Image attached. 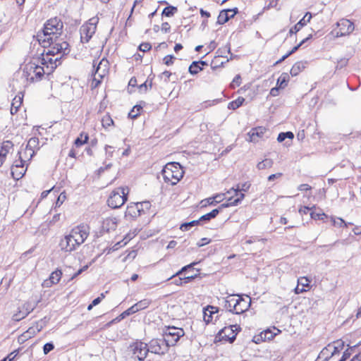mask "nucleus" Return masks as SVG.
I'll list each match as a JSON object with an SVG mask.
<instances>
[{
    "label": "nucleus",
    "instance_id": "obj_61",
    "mask_svg": "<svg viewBox=\"0 0 361 361\" xmlns=\"http://www.w3.org/2000/svg\"><path fill=\"white\" fill-rule=\"evenodd\" d=\"M313 208H315V205H314L312 207L304 206L299 209V212L301 214H306L309 211L312 210Z\"/></svg>",
    "mask_w": 361,
    "mask_h": 361
},
{
    "label": "nucleus",
    "instance_id": "obj_24",
    "mask_svg": "<svg viewBox=\"0 0 361 361\" xmlns=\"http://www.w3.org/2000/svg\"><path fill=\"white\" fill-rule=\"evenodd\" d=\"M233 296L235 295H231L226 297L224 300V307L230 312L235 314V298H234Z\"/></svg>",
    "mask_w": 361,
    "mask_h": 361
},
{
    "label": "nucleus",
    "instance_id": "obj_30",
    "mask_svg": "<svg viewBox=\"0 0 361 361\" xmlns=\"http://www.w3.org/2000/svg\"><path fill=\"white\" fill-rule=\"evenodd\" d=\"M305 68V63L302 61L296 62L290 69V75L292 76L298 75Z\"/></svg>",
    "mask_w": 361,
    "mask_h": 361
},
{
    "label": "nucleus",
    "instance_id": "obj_43",
    "mask_svg": "<svg viewBox=\"0 0 361 361\" xmlns=\"http://www.w3.org/2000/svg\"><path fill=\"white\" fill-rule=\"evenodd\" d=\"M199 222V220H194L190 222L184 223L181 224L180 228L182 231H189L192 226L197 225Z\"/></svg>",
    "mask_w": 361,
    "mask_h": 361
},
{
    "label": "nucleus",
    "instance_id": "obj_54",
    "mask_svg": "<svg viewBox=\"0 0 361 361\" xmlns=\"http://www.w3.org/2000/svg\"><path fill=\"white\" fill-rule=\"evenodd\" d=\"M152 48V46L148 42H145V43H142L140 46H139V49L141 51H143V52H145V51H147L149 50H150Z\"/></svg>",
    "mask_w": 361,
    "mask_h": 361
},
{
    "label": "nucleus",
    "instance_id": "obj_13",
    "mask_svg": "<svg viewBox=\"0 0 361 361\" xmlns=\"http://www.w3.org/2000/svg\"><path fill=\"white\" fill-rule=\"evenodd\" d=\"M35 308V306L30 302L24 303L21 307H18V312L13 315V320L16 322L22 320L23 319L25 318L30 312H32Z\"/></svg>",
    "mask_w": 361,
    "mask_h": 361
},
{
    "label": "nucleus",
    "instance_id": "obj_62",
    "mask_svg": "<svg viewBox=\"0 0 361 361\" xmlns=\"http://www.w3.org/2000/svg\"><path fill=\"white\" fill-rule=\"evenodd\" d=\"M170 30H171V26L167 22L162 23V25H161V31L162 32H164V33H167L170 31Z\"/></svg>",
    "mask_w": 361,
    "mask_h": 361
},
{
    "label": "nucleus",
    "instance_id": "obj_10",
    "mask_svg": "<svg viewBox=\"0 0 361 361\" xmlns=\"http://www.w3.org/2000/svg\"><path fill=\"white\" fill-rule=\"evenodd\" d=\"M149 353L164 355L168 350L169 345L164 340V338H156L151 340L149 343H147Z\"/></svg>",
    "mask_w": 361,
    "mask_h": 361
},
{
    "label": "nucleus",
    "instance_id": "obj_18",
    "mask_svg": "<svg viewBox=\"0 0 361 361\" xmlns=\"http://www.w3.org/2000/svg\"><path fill=\"white\" fill-rule=\"evenodd\" d=\"M142 214L139 202L130 203L128 205L126 211V216L136 218Z\"/></svg>",
    "mask_w": 361,
    "mask_h": 361
},
{
    "label": "nucleus",
    "instance_id": "obj_16",
    "mask_svg": "<svg viewBox=\"0 0 361 361\" xmlns=\"http://www.w3.org/2000/svg\"><path fill=\"white\" fill-rule=\"evenodd\" d=\"M39 149V139L35 137H31L27 142L24 154H25V157L29 156L30 158H32L35 152Z\"/></svg>",
    "mask_w": 361,
    "mask_h": 361
},
{
    "label": "nucleus",
    "instance_id": "obj_36",
    "mask_svg": "<svg viewBox=\"0 0 361 361\" xmlns=\"http://www.w3.org/2000/svg\"><path fill=\"white\" fill-rule=\"evenodd\" d=\"M202 70L203 67L200 66L197 61H192L188 68V71L191 75H196Z\"/></svg>",
    "mask_w": 361,
    "mask_h": 361
},
{
    "label": "nucleus",
    "instance_id": "obj_11",
    "mask_svg": "<svg viewBox=\"0 0 361 361\" xmlns=\"http://www.w3.org/2000/svg\"><path fill=\"white\" fill-rule=\"evenodd\" d=\"M337 27L339 28V31L336 32V37H341L348 35L355 29L354 24L353 22L348 19L343 18L336 23Z\"/></svg>",
    "mask_w": 361,
    "mask_h": 361
},
{
    "label": "nucleus",
    "instance_id": "obj_27",
    "mask_svg": "<svg viewBox=\"0 0 361 361\" xmlns=\"http://www.w3.org/2000/svg\"><path fill=\"white\" fill-rule=\"evenodd\" d=\"M13 144L10 140L3 142L0 149V153L2 157L6 159V155L13 149Z\"/></svg>",
    "mask_w": 361,
    "mask_h": 361
},
{
    "label": "nucleus",
    "instance_id": "obj_28",
    "mask_svg": "<svg viewBox=\"0 0 361 361\" xmlns=\"http://www.w3.org/2000/svg\"><path fill=\"white\" fill-rule=\"evenodd\" d=\"M13 144L10 140L3 142L0 149V153L2 157L6 159V155L13 149Z\"/></svg>",
    "mask_w": 361,
    "mask_h": 361
},
{
    "label": "nucleus",
    "instance_id": "obj_49",
    "mask_svg": "<svg viewBox=\"0 0 361 361\" xmlns=\"http://www.w3.org/2000/svg\"><path fill=\"white\" fill-rule=\"evenodd\" d=\"M310 281L307 277H300L298 280V284L304 287H309Z\"/></svg>",
    "mask_w": 361,
    "mask_h": 361
},
{
    "label": "nucleus",
    "instance_id": "obj_50",
    "mask_svg": "<svg viewBox=\"0 0 361 361\" xmlns=\"http://www.w3.org/2000/svg\"><path fill=\"white\" fill-rule=\"evenodd\" d=\"M66 192H61V194L59 195V196L58 197V198L56 200V207H60L63 203V202L66 200Z\"/></svg>",
    "mask_w": 361,
    "mask_h": 361
},
{
    "label": "nucleus",
    "instance_id": "obj_56",
    "mask_svg": "<svg viewBox=\"0 0 361 361\" xmlns=\"http://www.w3.org/2000/svg\"><path fill=\"white\" fill-rule=\"evenodd\" d=\"M240 84V76L237 75L233 80L231 86L232 88L239 86Z\"/></svg>",
    "mask_w": 361,
    "mask_h": 361
},
{
    "label": "nucleus",
    "instance_id": "obj_31",
    "mask_svg": "<svg viewBox=\"0 0 361 361\" xmlns=\"http://www.w3.org/2000/svg\"><path fill=\"white\" fill-rule=\"evenodd\" d=\"M228 61V59L222 60L221 56H218L214 58V60L212 61L211 64V69L212 72L215 71L216 68L221 67L224 63H227Z\"/></svg>",
    "mask_w": 361,
    "mask_h": 361
},
{
    "label": "nucleus",
    "instance_id": "obj_14",
    "mask_svg": "<svg viewBox=\"0 0 361 361\" xmlns=\"http://www.w3.org/2000/svg\"><path fill=\"white\" fill-rule=\"evenodd\" d=\"M59 246L62 251L69 253L75 250L78 247V245H74V240L71 237L70 234L66 235L60 241Z\"/></svg>",
    "mask_w": 361,
    "mask_h": 361
},
{
    "label": "nucleus",
    "instance_id": "obj_25",
    "mask_svg": "<svg viewBox=\"0 0 361 361\" xmlns=\"http://www.w3.org/2000/svg\"><path fill=\"white\" fill-rule=\"evenodd\" d=\"M250 185L251 184L249 182H245L241 185L238 184L236 188H232L228 190L226 193L232 194L233 192L235 195H238V192H247L250 188Z\"/></svg>",
    "mask_w": 361,
    "mask_h": 361
},
{
    "label": "nucleus",
    "instance_id": "obj_52",
    "mask_svg": "<svg viewBox=\"0 0 361 361\" xmlns=\"http://www.w3.org/2000/svg\"><path fill=\"white\" fill-rule=\"evenodd\" d=\"M202 207H206L207 205H216V202L213 200V197L204 199L201 201Z\"/></svg>",
    "mask_w": 361,
    "mask_h": 361
},
{
    "label": "nucleus",
    "instance_id": "obj_47",
    "mask_svg": "<svg viewBox=\"0 0 361 361\" xmlns=\"http://www.w3.org/2000/svg\"><path fill=\"white\" fill-rule=\"evenodd\" d=\"M137 311L135 310V307L134 306V305L133 306H131L130 307H129L128 309H127L126 310H125L123 312L121 313V314L120 315V317L123 319L130 314H135L136 313Z\"/></svg>",
    "mask_w": 361,
    "mask_h": 361
},
{
    "label": "nucleus",
    "instance_id": "obj_44",
    "mask_svg": "<svg viewBox=\"0 0 361 361\" xmlns=\"http://www.w3.org/2000/svg\"><path fill=\"white\" fill-rule=\"evenodd\" d=\"M312 37V35H309L308 37L302 39L297 46H295L289 52H288V55L290 56L293 53H295L298 49L304 44L307 40H309Z\"/></svg>",
    "mask_w": 361,
    "mask_h": 361
},
{
    "label": "nucleus",
    "instance_id": "obj_29",
    "mask_svg": "<svg viewBox=\"0 0 361 361\" xmlns=\"http://www.w3.org/2000/svg\"><path fill=\"white\" fill-rule=\"evenodd\" d=\"M221 212V208H216L212 212L202 215L198 220L199 221H207L215 218Z\"/></svg>",
    "mask_w": 361,
    "mask_h": 361
},
{
    "label": "nucleus",
    "instance_id": "obj_7",
    "mask_svg": "<svg viewBox=\"0 0 361 361\" xmlns=\"http://www.w3.org/2000/svg\"><path fill=\"white\" fill-rule=\"evenodd\" d=\"M184 334L185 332L181 328L168 326L164 331V338L169 346L174 345Z\"/></svg>",
    "mask_w": 361,
    "mask_h": 361
},
{
    "label": "nucleus",
    "instance_id": "obj_46",
    "mask_svg": "<svg viewBox=\"0 0 361 361\" xmlns=\"http://www.w3.org/2000/svg\"><path fill=\"white\" fill-rule=\"evenodd\" d=\"M333 224L335 226L338 227H347V224L344 221V220L341 218H337L336 219L335 218H331Z\"/></svg>",
    "mask_w": 361,
    "mask_h": 361
},
{
    "label": "nucleus",
    "instance_id": "obj_38",
    "mask_svg": "<svg viewBox=\"0 0 361 361\" xmlns=\"http://www.w3.org/2000/svg\"><path fill=\"white\" fill-rule=\"evenodd\" d=\"M274 161L271 159H265L262 161L258 163L257 168L259 170H263L267 168H271L273 166Z\"/></svg>",
    "mask_w": 361,
    "mask_h": 361
},
{
    "label": "nucleus",
    "instance_id": "obj_34",
    "mask_svg": "<svg viewBox=\"0 0 361 361\" xmlns=\"http://www.w3.org/2000/svg\"><path fill=\"white\" fill-rule=\"evenodd\" d=\"M198 262H193L192 263H190V264H188L183 267L181 268V269H180L178 271H177L176 274H173L172 276H171L170 277H169L166 281H169L171 279H172L173 278L176 277V276H180L181 274L188 271L189 269H193V267L197 264Z\"/></svg>",
    "mask_w": 361,
    "mask_h": 361
},
{
    "label": "nucleus",
    "instance_id": "obj_51",
    "mask_svg": "<svg viewBox=\"0 0 361 361\" xmlns=\"http://www.w3.org/2000/svg\"><path fill=\"white\" fill-rule=\"evenodd\" d=\"M238 197L236 199H233V202H231V204L238 205L241 201L244 199L245 195L242 192H238V195H236Z\"/></svg>",
    "mask_w": 361,
    "mask_h": 361
},
{
    "label": "nucleus",
    "instance_id": "obj_58",
    "mask_svg": "<svg viewBox=\"0 0 361 361\" xmlns=\"http://www.w3.org/2000/svg\"><path fill=\"white\" fill-rule=\"evenodd\" d=\"M88 140V136L87 135H85V139L82 140L80 137H78L75 140V145L78 147V146H80V145H82L83 144H85V142H87Z\"/></svg>",
    "mask_w": 361,
    "mask_h": 361
},
{
    "label": "nucleus",
    "instance_id": "obj_21",
    "mask_svg": "<svg viewBox=\"0 0 361 361\" xmlns=\"http://www.w3.org/2000/svg\"><path fill=\"white\" fill-rule=\"evenodd\" d=\"M118 220L116 217H108L103 221L102 229L106 232L114 231L117 226Z\"/></svg>",
    "mask_w": 361,
    "mask_h": 361
},
{
    "label": "nucleus",
    "instance_id": "obj_17",
    "mask_svg": "<svg viewBox=\"0 0 361 361\" xmlns=\"http://www.w3.org/2000/svg\"><path fill=\"white\" fill-rule=\"evenodd\" d=\"M238 11L237 8L221 11L218 16L217 23L220 25L226 23L230 18H233Z\"/></svg>",
    "mask_w": 361,
    "mask_h": 361
},
{
    "label": "nucleus",
    "instance_id": "obj_19",
    "mask_svg": "<svg viewBox=\"0 0 361 361\" xmlns=\"http://www.w3.org/2000/svg\"><path fill=\"white\" fill-rule=\"evenodd\" d=\"M312 18V14L310 12H307L304 17L299 20V22L295 25L294 27H291L289 30V34L291 35L294 33L300 31L303 26H305L307 23H309Z\"/></svg>",
    "mask_w": 361,
    "mask_h": 361
},
{
    "label": "nucleus",
    "instance_id": "obj_12",
    "mask_svg": "<svg viewBox=\"0 0 361 361\" xmlns=\"http://www.w3.org/2000/svg\"><path fill=\"white\" fill-rule=\"evenodd\" d=\"M108 61L102 59L97 65L94 74L93 82L95 83L94 87L98 86L101 83V80L107 72Z\"/></svg>",
    "mask_w": 361,
    "mask_h": 361
},
{
    "label": "nucleus",
    "instance_id": "obj_2",
    "mask_svg": "<svg viewBox=\"0 0 361 361\" xmlns=\"http://www.w3.org/2000/svg\"><path fill=\"white\" fill-rule=\"evenodd\" d=\"M69 44L67 42H56L54 44H51L47 47L48 50L43 56L42 63L46 65L47 69V74H50L59 64H60V58L55 57L57 54L66 55L70 52Z\"/></svg>",
    "mask_w": 361,
    "mask_h": 361
},
{
    "label": "nucleus",
    "instance_id": "obj_3",
    "mask_svg": "<svg viewBox=\"0 0 361 361\" xmlns=\"http://www.w3.org/2000/svg\"><path fill=\"white\" fill-rule=\"evenodd\" d=\"M162 176L166 183H170L172 185H174L182 178L183 171L179 163L171 162L164 167Z\"/></svg>",
    "mask_w": 361,
    "mask_h": 361
},
{
    "label": "nucleus",
    "instance_id": "obj_6",
    "mask_svg": "<svg viewBox=\"0 0 361 361\" xmlns=\"http://www.w3.org/2000/svg\"><path fill=\"white\" fill-rule=\"evenodd\" d=\"M240 329V327L237 324L226 326L218 333L215 338V341H225L233 343L235 339L238 331Z\"/></svg>",
    "mask_w": 361,
    "mask_h": 361
},
{
    "label": "nucleus",
    "instance_id": "obj_22",
    "mask_svg": "<svg viewBox=\"0 0 361 361\" xmlns=\"http://www.w3.org/2000/svg\"><path fill=\"white\" fill-rule=\"evenodd\" d=\"M62 276V272L59 269H56L53 271L48 280L44 281V285L47 287L52 286L53 284H56L60 281Z\"/></svg>",
    "mask_w": 361,
    "mask_h": 361
},
{
    "label": "nucleus",
    "instance_id": "obj_39",
    "mask_svg": "<svg viewBox=\"0 0 361 361\" xmlns=\"http://www.w3.org/2000/svg\"><path fill=\"white\" fill-rule=\"evenodd\" d=\"M336 345L334 346V351L331 353V355H327L323 361H328L336 353L338 352L340 349L343 348L344 343L342 341H338L336 342Z\"/></svg>",
    "mask_w": 361,
    "mask_h": 361
},
{
    "label": "nucleus",
    "instance_id": "obj_26",
    "mask_svg": "<svg viewBox=\"0 0 361 361\" xmlns=\"http://www.w3.org/2000/svg\"><path fill=\"white\" fill-rule=\"evenodd\" d=\"M29 70L35 73L37 80H41L44 74L47 73V69L44 70V67L35 64H31L29 67Z\"/></svg>",
    "mask_w": 361,
    "mask_h": 361
},
{
    "label": "nucleus",
    "instance_id": "obj_57",
    "mask_svg": "<svg viewBox=\"0 0 361 361\" xmlns=\"http://www.w3.org/2000/svg\"><path fill=\"white\" fill-rule=\"evenodd\" d=\"M140 204V209H141V211L143 213L144 212V209H149L151 207V204L148 201H145V202H139Z\"/></svg>",
    "mask_w": 361,
    "mask_h": 361
},
{
    "label": "nucleus",
    "instance_id": "obj_1",
    "mask_svg": "<svg viewBox=\"0 0 361 361\" xmlns=\"http://www.w3.org/2000/svg\"><path fill=\"white\" fill-rule=\"evenodd\" d=\"M63 24L61 19L53 18L47 21L44 28L37 34V40L39 44L46 48L56 42H63L59 39L63 32Z\"/></svg>",
    "mask_w": 361,
    "mask_h": 361
},
{
    "label": "nucleus",
    "instance_id": "obj_42",
    "mask_svg": "<svg viewBox=\"0 0 361 361\" xmlns=\"http://www.w3.org/2000/svg\"><path fill=\"white\" fill-rule=\"evenodd\" d=\"M102 126L105 128L114 125V121L109 115H105L102 119Z\"/></svg>",
    "mask_w": 361,
    "mask_h": 361
},
{
    "label": "nucleus",
    "instance_id": "obj_55",
    "mask_svg": "<svg viewBox=\"0 0 361 361\" xmlns=\"http://www.w3.org/2000/svg\"><path fill=\"white\" fill-rule=\"evenodd\" d=\"M224 199H225L224 193H219V194H216L213 196V200H214L216 204L222 202Z\"/></svg>",
    "mask_w": 361,
    "mask_h": 361
},
{
    "label": "nucleus",
    "instance_id": "obj_15",
    "mask_svg": "<svg viewBox=\"0 0 361 361\" xmlns=\"http://www.w3.org/2000/svg\"><path fill=\"white\" fill-rule=\"evenodd\" d=\"M236 296H238V298L235 299V314H240L245 312L249 309L250 306L251 299L249 296H247L249 300L244 299L243 297L238 295H236Z\"/></svg>",
    "mask_w": 361,
    "mask_h": 361
},
{
    "label": "nucleus",
    "instance_id": "obj_60",
    "mask_svg": "<svg viewBox=\"0 0 361 361\" xmlns=\"http://www.w3.org/2000/svg\"><path fill=\"white\" fill-rule=\"evenodd\" d=\"M172 75V73L168 71H165L161 73V78H164V81L168 82L170 80V77Z\"/></svg>",
    "mask_w": 361,
    "mask_h": 361
},
{
    "label": "nucleus",
    "instance_id": "obj_35",
    "mask_svg": "<svg viewBox=\"0 0 361 361\" xmlns=\"http://www.w3.org/2000/svg\"><path fill=\"white\" fill-rule=\"evenodd\" d=\"M152 302L150 299H143L134 305L135 310L137 312L146 309Z\"/></svg>",
    "mask_w": 361,
    "mask_h": 361
},
{
    "label": "nucleus",
    "instance_id": "obj_37",
    "mask_svg": "<svg viewBox=\"0 0 361 361\" xmlns=\"http://www.w3.org/2000/svg\"><path fill=\"white\" fill-rule=\"evenodd\" d=\"M244 102L245 99L243 97H239L235 100L228 103V108L230 109L235 110L239 108L240 106H242Z\"/></svg>",
    "mask_w": 361,
    "mask_h": 361
},
{
    "label": "nucleus",
    "instance_id": "obj_33",
    "mask_svg": "<svg viewBox=\"0 0 361 361\" xmlns=\"http://www.w3.org/2000/svg\"><path fill=\"white\" fill-rule=\"evenodd\" d=\"M23 101V97L20 96H16L12 102L11 107V114H16L18 111V108L20 106Z\"/></svg>",
    "mask_w": 361,
    "mask_h": 361
},
{
    "label": "nucleus",
    "instance_id": "obj_9",
    "mask_svg": "<svg viewBox=\"0 0 361 361\" xmlns=\"http://www.w3.org/2000/svg\"><path fill=\"white\" fill-rule=\"evenodd\" d=\"M133 356L139 361H143L149 353L147 343L142 341H136L132 343L129 347Z\"/></svg>",
    "mask_w": 361,
    "mask_h": 361
},
{
    "label": "nucleus",
    "instance_id": "obj_40",
    "mask_svg": "<svg viewBox=\"0 0 361 361\" xmlns=\"http://www.w3.org/2000/svg\"><path fill=\"white\" fill-rule=\"evenodd\" d=\"M177 8L173 6H169L164 8L162 16L166 17H171L177 11Z\"/></svg>",
    "mask_w": 361,
    "mask_h": 361
},
{
    "label": "nucleus",
    "instance_id": "obj_4",
    "mask_svg": "<svg viewBox=\"0 0 361 361\" xmlns=\"http://www.w3.org/2000/svg\"><path fill=\"white\" fill-rule=\"evenodd\" d=\"M128 188L121 187L113 190L108 198L109 207L113 209L121 207L128 200Z\"/></svg>",
    "mask_w": 361,
    "mask_h": 361
},
{
    "label": "nucleus",
    "instance_id": "obj_59",
    "mask_svg": "<svg viewBox=\"0 0 361 361\" xmlns=\"http://www.w3.org/2000/svg\"><path fill=\"white\" fill-rule=\"evenodd\" d=\"M310 216L312 219H323V217L322 216H326V214L324 213H322V214H318V213H315L314 212H312L310 213Z\"/></svg>",
    "mask_w": 361,
    "mask_h": 361
},
{
    "label": "nucleus",
    "instance_id": "obj_64",
    "mask_svg": "<svg viewBox=\"0 0 361 361\" xmlns=\"http://www.w3.org/2000/svg\"><path fill=\"white\" fill-rule=\"evenodd\" d=\"M350 355H351V353L349 351V350L348 349L346 350L343 353L341 358L338 361H345L350 356Z\"/></svg>",
    "mask_w": 361,
    "mask_h": 361
},
{
    "label": "nucleus",
    "instance_id": "obj_41",
    "mask_svg": "<svg viewBox=\"0 0 361 361\" xmlns=\"http://www.w3.org/2000/svg\"><path fill=\"white\" fill-rule=\"evenodd\" d=\"M294 137V135L292 132L288 131L286 133H281L279 134L277 140L279 142L284 141L286 138L292 140Z\"/></svg>",
    "mask_w": 361,
    "mask_h": 361
},
{
    "label": "nucleus",
    "instance_id": "obj_32",
    "mask_svg": "<svg viewBox=\"0 0 361 361\" xmlns=\"http://www.w3.org/2000/svg\"><path fill=\"white\" fill-rule=\"evenodd\" d=\"M289 79V75L286 73H283L277 80V85L279 86V88L283 89L286 87L288 85Z\"/></svg>",
    "mask_w": 361,
    "mask_h": 361
},
{
    "label": "nucleus",
    "instance_id": "obj_20",
    "mask_svg": "<svg viewBox=\"0 0 361 361\" xmlns=\"http://www.w3.org/2000/svg\"><path fill=\"white\" fill-rule=\"evenodd\" d=\"M266 132V128L264 127L259 126L255 128H252L249 133L248 136L250 137V142H257V139L259 137H262V135Z\"/></svg>",
    "mask_w": 361,
    "mask_h": 361
},
{
    "label": "nucleus",
    "instance_id": "obj_53",
    "mask_svg": "<svg viewBox=\"0 0 361 361\" xmlns=\"http://www.w3.org/2000/svg\"><path fill=\"white\" fill-rule=\"evenodd\" d=\"M176 58L173 55H168L164 58V63L167 66H171L173 63V60Z\"/></svg>",
    "mask_w": 361,
    "mask_h": 361
},
{
    "label": "nucleus",
    "instance_id": "obj_48",
    "mask_svg": "<svg viewBox=\"0 0 361 361\" xmlns=\"http://www.w3.org/2000/svg\"><path fill=\"white\" fill-rule=\"evenodd\" d=\"M54 348V345L53 343H47L43 346V353L44 355H47L49 352H51Z\"/></svg>",
    "mask_w": 361,
    "mask_h": 361
},
{
    "label": "nucleus",
    "instance_id": "obj_45",
    "mask_svg": "<svg viewBox=\"0 0 361 361\" xmlns=\"http://www.w3.org/2000/svg\"><path fill=\"white\" fill-rule=\"evenodd\" d=\"M142 109V106H135L133 109L129 113L128 116L131 118H135L140 114V111Z\"/></svg>",
    "mask_w": 361,
    "mask_h": 361
},
{
    "label": "nucleus",
    "instance_id": "obj_8",
    "mask_svg": "<svg viewBox=\"0 0 361 361\" xmlns=\"http://www.w3.org/2000/svg\"><path fill=\"white\" fill-rule=\"evenodd\" d=\"M97 20L92 18L89 22L85 23L80 27V40L82 43H87L95 33L97 29Z\"/></svg>",
    "mask_w": 361,
    "mask_h": 361
},
{
    "label": "nucleus",
    "instance_id": "obj_23",
    "mask_svg": "<svg viewBox=\"0 0 361 361\" xmlns=\"http://www.w3.org/2000/svg\"><path fill=\"white\" fill-rule=\"evenodd\" d=\"M219 308L214 306L208 305L204 309V320L206 323H209L212 321V314L217 313Z\"/></svg>",
    "mask_w": 361,
    "mask_h": 361
},
{
    "label": "nucleus",
    "instance_id": "obj_5",
    "mask_svg": "<svg viewBox=\"0 0 361 361\" xmlns=\"http://www.w3.org/2000/svg\"><path fill=\"white\" fill-rule=\"evenodd\" d=\"M90 233V228L87 225L81 224L73 228L71 232V237L74 240V245L79 247L87 239Z\"/></svg>",
    "mask_w": 361,
    "mask_h": 361
},
{
    "label": "nucleus",
    "instance_id": "obj_63",
    "mask_svg": "<svg viewBox=\"0 0 361 361\" xmlns=\"http://www.w3.org/2000/svg\"><path fill=\"white\" fill-rule=\"evenodd\" d=\"M210 243V240L207 238H202L197 243V245L198 247H202Z\"/></svg>",
    "mask_w": 361,
    "mask_h": 361
}]
</instances>
